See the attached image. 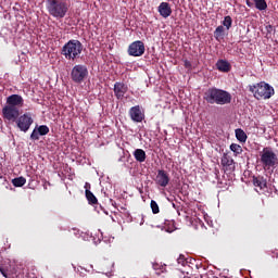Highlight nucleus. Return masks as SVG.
<instances>
[{"label":"nucleus","mask_w":278,"mask_h":278,"mask_svg":"<svg viewBox=\"0 0 278 278\" xmlns=\"http://www.w3.org/2000/svg\"><path fill=\"white\" fill-rule=\"evenodd\" d=\"M252 184L255 188H260V190H266L268 188V180L262 175L253 176Z\"/></svg>","instance_id":"dca6fc26"},{"label":"nucleus","mask_w":278,"mask_h":278,"mask_svg":"<svg viewBox=\"0 0 278 278\" xmlns=\"http://www.w3.org/2000/svg\"><path fill=\"white\" fill-rule=\"evenodd\" d=\"M128 114L134 123H142V121H144V111H142L141 105L130 108Z\"/></svg>","instance_id":"9d476101"},{"label":"nucleus","mask_w":278,"mask_h":278,"mask_svg":"<svg viewBox=\"0 0 278 278\" xmlns=\"http://www.w3.org/2000/svg\"><path fill=\"white\" fill-rule=\"evenodd\" d=\"M47 184H48V186L51 185V184H49V182H46V184L43 185L45 190H47Z\"/></svg>","instance_id":"f704fd0d"},{"label":"nucleus","mask_w":278,"mask_h":278,"mask_svg":"<svg viewBox=\"0 0 278 278\" xmlns=\"http://www.w3.org/2000/svg\"><path fill=\"white\" fill-rule=\"evenodd\" d=\"M245 3L248 8H253V2H251V0H245Z\"/></svg>","instance_id":"473e14b6"},{"label":"nucleus","mask_w":278,"mask_h":278,"mask_svg":"<svg viewBox=\"0 0 278 278\" xmlns=\"http://www.w3.org/2000/svg\"><path fill=\"white\" fill-rule=\"evenodd\" d=\"M233 23V20H231V16L227 15L224 17L223 25L226 27V29H231V25Z\"/></svg>","instance_id":"a878e982"},{"label":"nucleus","mask_w":278,"mask_h":278,"mask_svg":"<svg viewBox=\"0 0 278 278\" xmlns=\"http://www.w3.org/2000/svg\"><path fill=\"white\" fill-rule=\"evenodd\" d=\"M113 90H114V94H115L116 99H118L119 101H123V99H125V94H127V90H129V88L124 83H115Z\"/></svg>","instance_id":"4468645a"},{"label":"nucleus","mask_w":278,"mask_h":278,"mask_svg":"<svg viewBox=\"0 0 278 278\" xmlns=\"http://www.w3.org/2000/svg\"><path fill=\"white\" fill-rule=\"evenodd\" d=\"M249 91L252 92L254 99H257V101H261V99H270V97L275 94V88H273V86H270L266 81L250 85Z\"/></svg>","instance_id":"20e7f679"},{"label":"nucleus","mask_w":278,"mask_h":278,"mask_svg":"<svg viewBox=\"0 0 278 278\" xmlns=\"http://www.w3.org/2000/svg\"><path fill=\"white\" fill-rule=\"evenodd\" d=\"M150 207L152 210V214H160V205H157V202H155V200H151Z\"/></svg>","instance_id":"bb28decb"},{"label":"nucleus","mask_w":278,"mask_h":278,"mask_svg":"<svg viewBox=\"0 0 278 278\" xmlns=\"http://www.w3.org/2000/svg\"><path fill=\"white\" fill-rule=\"evenodd\" d=\"M85 197H86L89 205H97V203H99V200L97 199L94 193H92V191H90L88 189L85 190Z\"/></svg>","instance_id":"aec40b11"},{"label":"nucleus","mask_w":278,"mask_h":278,"mask_svg":"<svg viewBox=\"0 0 278 278\" xmlns=\"http://www.w3.org/2000/svg\"><path fill=\"white\" fill-rule=\"evenodd\" d=\"M217 70H219L220 73H229L231 71V64L227 62V60H218L216 63Z\"/></svg>","instance_id":"a211bd4d"},{"label":"nucleus","mask_w":278,"mask_h":278,"mask_svg":"<svg viewBox=\"0 0 278 278\" xmlns=\"http://www.w3.org/2000/svg\"><path fill=\"white\" fill-rule=\"evenodd\" d=\"M214 38L215 40H218V42L225 38V27L223 25L216 27Z\"/></svg>","instance_id":"412c9836"},{"label":"nucleus","mask_w":278,"mask_h":278,"mask_svg":"<svg viewBox=\"0 0 278 278\" xmlns=\"http://www.w3.org/2000/svg\"><path fill=\"white\" fill-rule=\"evenodd\" d=\"M177 262L178 264H181L184 266V264H186V256L180 254Z\"/></svg>","instance_id":"c85d7f7f"},{"label":"nucleus","mask_w":278,"mask_h":278,"mask_svg":"<svg viewBox=\"0 0 278 278\" xmlns=\"http://www.w3.org/2000/svg\"><path fill=\"white\" fill-rule=\"evenodd\" d=\"M263 168L265 170H270V168H275L278 164V157L273 148L266 147L261 152V160H260Z\"/></svg>","instance_id":"39448f33"},{"label":"nucleus","mask_w":278,"mask_h":278,"mask_svg":"<svg viewBox=\"0 0 278 278\" xmlns=\"http://www.w3.org/2000/svg\"><path fill=\"white\" fill-rule=\"evenodd\" d=\"M15 123L20 130H22L24 134H27V131H29V127L34 125V118L31 117V114L25 113L20 115Z\"/></svg>","instance_id":"0eeeda50"},{"label":"nucleus","mask_w":278,"mask_h":278,"mask_svg":"<svg viewBox=\"0 0 278 278\" xmlns=\"http://www.w3.org/2000/svg\"><path fill=\"white\" fill-rule=\"evenodd\" d=\"M134 157L137 162H146L147 161V152H144V150L142 149H136L134 151Z\"/></svg>","instance_id":"6ab92c4d"},{"label":"nucleus","mask_w":278,"mask_h":278,"mask_svg":"<svg viewBox=\"0 0 278 278\" xmlns=\"http://www.w3.org/2000/svg\"><path fill=\"white\" fill-rule=\"evenodd\" d=\"M49 134V126L41 125L33 130L30 134V140L36 142V140H40V136H47Z\"/></svg>","instance_id":"2eb2a0df"},{"label":"nucleus","mask_w":278,"mask_h":278,"mask_svg":"<svg viewBox=\"0 0 278 278\" xmlns=\"http://www.w3.org/2000/svg\"><path fill=\"white\" fill-rule=\"evenodd\" d=\"M2 116L4 121L16 123V121H18V117L21 116V110L18 108L10 106L9 104H7L2 109Z\"/></svg>","instance_id":"6e6552de"},{"label":"nucleus","mask_w":278,"mask_h":278,"mask_svg":"<svg viewBox=\"0 0 278 278\" xmlns=\"http://www.w3.org/2000/svg\"><path fill=\"white\" fill-rule=\"evenodd\" d=\"M235 134H236V138H237V140H239V142H247L248 136H247V132H244L242 130V128L236 129Z\"/></svg>","instance_id":"4be33fe9"},{"label":"nucleus","mask_w":278,"mask_h":278,"mask_svg":"<svg viewBox=\"0 0 278 278\" xmlns=\"http://www.w3.org/2000/svg\"><path fill=\"white\" fill-rule=\"evenodd\" d=\"M204 101L211 105H229L231 103V93L215 87L208 88L204 93Z\"/></svg>","instance_id":"f257e3e1"},{"label":"nucleus","mask_w":278,"mask_h":278,"mask_svg":"<svg viewBox=\"0 0 278 278\" xmlns=\"http://www.w3.org/2000/svg\"><path fill=\"white\" fill-rule=\"evenodd\" d=\"M12 184L15 188H23V186L25 184H27V179H25V177L21 176V177H17V178H14L12 180Z\"/></svg>","instance_id":"5701e85b"},{"label":"nucleus","mask_w":278,"mask_h":278,"mask_svg":"<svg viewBox=\"0 0 278 278\" xmlns=\"http://www.w3.org/2000/svg\"><path fill=\"white\" fill-rule=\"evenodd\" d=\"M154 181L156 186H161V188H166V186L170 184V177L168 176V173L166 170L159 169Z\"/></svg>","instance_id":"f8f14e48"},{"label":"nucleus","mask_w":278,"mask_h":278,"mask_svg":"<svg viewBox=\"0 0 278 278\" xmlns=\"http://www.w3.org/2000/svg\"><path fill=\"white\" fill-rule=\"evenodd\" d=\"M144 42L141 40L134 41L128 46V55L131 58H140L144 55Z\"/></svg>","instance_id":"1a4fd4ad"},{"label":"nucleus","mask_w":278,"mask_h":278,"mask_svg":"<svg viewBox=\"0 0 278 278\" xmlns=\"http://www.w3.org/2000/svg\"><path fill=\"white\" fill-rule=\"evenodd\" d=\"M81 51H84V45L81 41L72 39L63 46L61 53L64 55L65 60H72V62H75V60L81 55Z\"/></svg>","instance_id":"f03ea898"},{"label":"nucleus","mask_w":278,"mask_h":278,"mask_svg":"<svg viewBox=\"0 0 278 278\" xmlns=\"http://www.w3.org/2000/svg\"><path fill=\"white\" fill-rule=\"evenodd\" d=\"M157 10L163 18H168L173 14V9L168 2H161Z\"/></svg>","instance_id":"f3484780"},{"label":"nucleus","mask_w":278,"mask_h":278,"mask_svg":"<svg viewBox=\"0 0 278 278\" xmlns=\"http://www.w3.org/2000/svg\"><path fill=\"white\" fill-rule=\"evenodd\" d=\"M220 164L226 173H233L236 170V161H233V157L229 153L223 154Z\"/></svg>","instance_id":"9b49d317"},{"label":"nucleus","mask_w":278,"mask_h":278,"mask_svg":"<svg viewBox=\"0 0 278 278\" xmlns=\"http://www.w3.org/2000/svg\"><path fill=\"white\" fill-rule=\"evenodd\" d=\"M265 29H266V31L268 33V34H270V31H273V29H274V27H273V25H267L266 27H265Z\"/></svg>","instance_id":"2f4dec72"},{"label":"nucleus","mask_w":278,"mask_h":278,"mask_svg":"<svg viewBox=\"0 0 278 278\" xmlns=\"http://www.w3.org/2000/svg\"><path fill=\"white\" fill-rule=\"evenodd\" d=\"M72 81L75 84H81L86 77H88V67L86 65L77 64L71 72Z\"/></svg>","instance_id":"423d86ee"},{"label":"nucleus","mask_w":278,"mask_h":278,"mask_svg":"<svg viewBox=\"0 0 278 278\" xmlns=\"http://www.w3.org/2000/svg\"><path fill=\"white\" fill-rule=\"evenodd\" d=\"M230 151H232V153L236 155H240V153H242V146L238 143H231Z\"/></svg>","instance_id":"393cba45"},{"label":"nucleus","mask_w":278,"mask_h":278,"mask_svg":"<svg viewBox=\"0 0 278 278\" xmlns=\"http://www.w3.org/2000/svg\"><path fill=\"white\" fill-rule=\"evenodd\" d=\"M185 68H192V63L188 60H185Z\"/></svg>","instance_id":"7c9ffc66"},{"label":"nucleus","mask_w":278,"mask_h":278,"mask_svg":"<svg viewBox=\"0 0 278 278\" xmlns=\"http://www.w3.org/2000/svg\"><path fill=\"white\" fill-rule=\"evenodd\" d=\"M46 8L53 18H64L68 13V3L64 0H46Z\"/></svg>","instance_id":"7ed1b4c3"},{"label":"nucleus","mask_w":278,"mask_h":278,"mask_svg":"<svg viewBox=\"0 0 278 278\" xmlns=\"http://www.w3.org/2000/svg\"><path fill=\"white\" fill-rule=\"evenodd\" d=\"M25 104V100L23 99V96L21 94H11L7 98V105H10L11 108H23Z\"/></svg>","instance_id":"ddd939ff"},{"label":"nucleus","mask_w":278,"mask_h":278,"mask_svg":"<svg viewBox=\"0 0 278 278\" xmlns=\"http://www.w3.org/2000/svg\"><path fill=\"white\" fill-rule=\"evenodd\" d=\"M254 5L256 10H260L261 12L268 8V3H266V0H254Z\"/></svg>","instance_id":"b1692460"},{"label":"nucleus","mask_w":278,"mask_h":278,"mask_svg":"<svg viewBox=\"0 0 278 278\" xmlns=\"http://www.w3.org/2000/svg\"><path fill=\"white\" fill-rule=\"evenodd\" d=\"M0 273H1L2 277L12 278L8 275V269H5L4 267H0Z\"/></svg>","instance_id":"cd10ccee"},{"label":"nucleus","mask_w":278,"mask_h":278,"mask_svg":"<svg viewBox=\"0 0 278 278\" xmlns=\"http://www.w3.org/2000/svg\"><path fill=\"white\" fill-rule=\"evenodd\" d=\"M105 266H109V267H110V269L106 270V273H112V270H113V268H114V263L109 262V263L105 264Z\"/></svg>","instance_id":"c756f323"},{"label":"nucleus","mask_w":278,"mask_h":278,"mask_svg":"<svg viewBox=\"0 0 278 278\" xmlns=\"http://www.w3.org/2000/svg\"><path fill=\"white\" fill-rule=\"evenodd\" d=\"M85 190H90V184L89 182L85 184Z\"/></svg>","instance_id":"72a5a7b5"}]
</instances>
